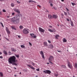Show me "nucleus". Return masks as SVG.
Listing matches in <instances>:
<instances>
[{
	"instance_id": "13d9d810",
	"label": "nucleus",
	"mask_w": 77,
	"mask_h": 77,
	"mask_svg": "<svg viewBox=\"0 0 77 77\" xmlns=\"http://www.w3.org/2000/svg\"><path fill=\"white\" fill-rule=\"evenodd\" d=\"M70 22H72V20H71V19H70Z\"/></svg>"
},
{
	"instance_id": "f8f14e48",
	"label": "nucleus",
	"mask_w": 77,
	"mask_h": 77,
	"mask_svg": "<svg viewBox=\"0 0 77 77\" xmlns=\"http://www.w3.org/2000/svg\"><path fill=\"white\" fill-rule=\"evenodd\" d=\"M27 66H29V67H30V68H31V69H33L34 70H35V68L33 67L31 65H29V64H27Z\"/></svg>"
},
{
	"instance_id": "c9c22d12",
	"label": "nucleus",
	"mask_w": 77,
	"mask_h": 77,
	"mask_svg": "<svg viewBox=\"0 0 77 77\" xmlns=\"http://www.w3.org/2000/svg\"><path fill=\"white\" fill-rule=\"evenodd\" d=\"M36 71H39V69H36Z\"/></svg>"
},
{
	"instance_id": "58836bf2",
	"label": "nucleus",
	"mask_w": 77,
	"mask_h": 77,
	"mask_svg": "<svg viewBox=\"0 0 77 77\" xmlns=\"http://www.w3.org/2000/svg\"><path fill=\"white\" fill-rule=\"evenodd\" d=\"M2 58H3V57L2 56H0V59H2Z\"/></svg>"
},
{
	"instance_id": "f257e3e1",
	"label": "nucleus",
	"mask_w": 77,
	"mask_h": 77,
	"mask_svg": "<svg viewBox=\"0 0 77 77\" xmlns=\"http://www.w3.org/2000/svg\"><path fill=\"white\" fill-rule=\"evenodd\" d=\"M20 17L19 15H16L14 17L11 19L12 23L15 24H18L19 23V20Z\"/></svg>"
},
{
	"instance_id": "9d476101",
	"label": "nucleus",
	"mask_w": 77,
	"mask_h": 77,
	"mask_svg": "<svg viewBox=\"0 0 77 77\" xmlns=\"http://www.w3.org/2000/svg\"><path fill=\"white\" fill-rule=\"evenodd\" d=\"M14 11L16 12H17L18 14H20V10L18 9H14Z\"/></svg>"
},
{
	"instance_id": "79ce46f5",
	"label": "nucleus",
	"mask_w": 77,
	"mask_h": 77,
	"mask_svg": "<svg viewBox=\"0 0 77 77\" xmlns=\"http://www.w3.org/2000/svg\"><path fill=\"white\" fill-rule=\"evenodd\" d=\"M15 15V13H13L12 14V15Z\"/></svg>"
},
{
	"instance_id": "864d4df0",
	"label": "nucleus",
	"mask_w": 77,
	"mask_h": 77,
	"mask_svg": "<svg viewBox=\"0 0 77 77\" xmlns=\"http://www.w3.org/2000/svg\"><path fill=\"white\" fill-rule=\"evenodd\" d=\"M2 54V52H0V55H1Z\"/></svg>"
},
{
	"instance_id": "37998d69",
	"label": "nucleus",
	"mask_w": 77,
	"mask_h": 77,
	"mask_svg": "<svg viewBox=\"0 0 77 77\" xmlns=\"http://www.w3.org/2000/svg\"><path fill=\"white\" fill-rule=\"evenodd\" d=\"M13 65H16V66H17V64L15 63H14Z\"/></svg>"
},
{
	"instance_id": "412c9836",
	"label": "nucleus",
	"mask_w": 77,
	"mask_h": 77,
	"mask_svg": "<svg viewBox=\"0 0 77 77\" xmlns=\"http://www.w3.org/2000/svg\"><path fill=\"white\" fill-rule=\"evenodd\" d=\"M66 41H67V40L65 39V38H64L63 39V42H66Z\"/></svg>"
},
{
	"instance_id": "aec40b11",
	"label": "nucleus",
	"mask_w": 77,
	"mask_h": 77,
	"mask_svg": "<svg viewBox=\"0 0 77 77\" xmlns=\"http://www.w3.org/2000/svg\"><path fill=\"white\" fill-rule=\"evenodd\" d=\"M11 28H12V29H14V30H17V29H16V28H15V26H11Z\"/></svg>"
},
{
	"instance_id": "1a4fd4ad",
	"label": "nucleus",
	"mask_w": 77,
	"mask_h": 77,
	"mask_svg": "<svg viewBox=\"0 0 77 77\" xmlns=\"http://www.w3.org/2000/svg\"><path fill=\"white\" fill-rule=\"evenodd\" d=\"M39 30L40 32H44L45 31V30L42 29V28L39 27Z\"/></svg>"
},
{
	"instance_id": "72a5a7b5",
	"label": "nucleus",
	"mask_w": 77,
	"mask_h": 77,
	"mask_svg": "<svg viewBox=\"0 0 77 77\" xmlns=\"http://www.w3.org/2000/svg\"><path fill=\"white\" fill-rule=\"evenodd\" d=\"M75 68H77V63H75Z\"/></svg>"
},
{
	"instance_id": "7c9ffc66",
	"label": "nucleus",
	"mask_w": 77,
	"mask_h": 77,
	"mask_svg": "<svg viewBox=\"0 0 77 77\" xmlns=\"http://www.w3.org/2000/svg\"><path fill=\"white\" fill-rule=\"evenodd\" d=\"M64 15H66H66H67V13H66L65 11H64Z\"/></svg>"
},
{
	"instance_id": "8fccbe9b",
	"label": "nucleus",
	"mask_w": 77,
	"mask_h": 77,
	"mask_svg": "<svg viewBox=\"0 0 77 77\" xmlns=\"http://www.w3.org/2000/svg\"><path fill=\"white\" fill-rule=\"evenodd\" d=\"M37 6H38L39 8H41V6L40 5H37Z\"/></svg>"
},
{
	"instance_id": "dca6fc26",
	"label": "nucleus",
	"mask_w": 77,
	"mask_h": 77,
	"mask_svg": "<svg viewBox=\"0 0 77 77\" xmlns=\"http://www.w3.org/2000/svg\"><path fill=\"white\" fill-rule=\"evenodd\" d=\"M30 35L31 36V38H34V39H35V38H36V35H32V33L30 34Z\"/></svg>"
},
{
	"instance_id": "e2e57ef3",
	"label": "nucleus",
	"mask_w": 77,
	"mask_h": 77,
	"mask_svg": "<svg viewBox=\"0 0 77 77\" xmlns=\"http://www.w3.org/2000/svg\"><path fill=\"white\" fill-rule=\"evenodd\" d=\"M14 69H16L17 68H16L14 67Z\"/></svg>"
},
{
	"instance_id": "f3484780",
	"label": "nucleus",
	"mask_w": 77,
	"mask_h": 77,
	"mask_svg": "<svg viewBox=\"0 0 77 77\" xmlns=\"http://www.w3.org/2000/svg\"><path fill=\"white\" fill-rule=\"evenodd\" d=\"M11 50L12 51H14V52H16L17 51L16 49H15L14 48H11Z\"/></svg>"
},
{
	"instance_id": "393cba45",
	"label": "nucleus",
	"mask_w": 77,
	"mask_h": 77,
	"mask_svg": "<svg viewBox=\"0 0 77 77\" xmlns=\"http://www.w3.org/2000/svg\"><path fill=\"white\" fill-rule=\"evenodd\" d=\"M71 25L72 26H74V24L73 23V22H70Z\"/></svg>"
},
{
	"instance_id": "ea45409f",
	"label": "nucleus",
	"mask_w": 77,
	"mask_h": 77,
	"mask_svg": "<svg viewBox=\"0 0 77 77\" xmlns=\"http://www.w3.org/2000/svg\"><path fill=\"white\" fill-rule=\"evenodd\" d=\"M66 20L67 21H69V19L67 18Z\"/></svg>"
},
{
	"instance_id": "2f4dec72",
	"label": "nucleus",
	"mask_w": 77,
	"mask_h": 77,
	"mask_svg": "<svg viewBox=\"0 0 77 77\" xmlns=\"http://www.w3.org/2000/svg\"><path fill=\"white\" fill-rule=\"evenodd\" d=\"M16 57H18L19 58V57H20V56H19V55H16Z\"/></svg>"
},
{
	"instance_id": "20e7f679",
	"label": "nucleus",
	"mask_w": 77,
	"mask_h": 77,
	"mask_svg": "<svg viewBox=\"0 0 77 77\" xmlns=\"http://www.w3.org/2000/svg\"><path fill=\"white\" fill-rule=\"evenodd\" d=\"M23 33L25 35H27L29 33V29L27 28H25L23 29Z\"/></svg>"
},
{
	"instance_id": "a18cd8bd",
	"label": "nucleus",
	"mask_w": 77,
	"mask_h": 77,
	"mask_svg": "<svg viewBox=\"0 0 77 77\" xmlns=\"http://www.w3.org/2000/svg\"><path fill=\"white\" fill-rule=\"evenodd\" d=\"M48 41L49 43H51V42L50 41L48 40Z\"/></svg>"
},
{
	"instance_id": "4be33fe9",
	"label": "nucleus",
	"mask_w": 77,
	"mask_h": 77,
	"mask_svg": "<svg viewBox=\"0 0 77 77\" xmlns=\"http://www.w3.org/2000/svg\"><path fill=\"white\" fill-rule=\"evenodd\" d=\"M0 75L1 77H3V74L2 73V72H0Z\"/></svg>"
},
{
	"instance_id": "5701e85b",
	"label": "nucleus",
	"mask_w": 77,
	"mask_h": 77,
	"mask_svg": "<svg viewBox=\"0 0 77 77\" xmlns=\"http://www.w3.org/2000/svg\"><path fill=\"white\" fill-rule=\"evenodd\" d=\"M19 28L20 29H23V26L22 25H20L19 27Z\"/></svg>"
},
{
	"instance_id": "6ab92c4d",
	"label": "nucleus",
	"mask_w": 77,
	"mask_h": 77,
	"mask_svg": "<svg viewBox=\"0 0 77 77\" xmlns=\"http://www.w3.org/2000/svg\"><path fill=\"white\" fill-rule=\"evenodd\" d=\"M56 39H58V37H59V35H55L54 36Z\"/></svg>"
},
{
	"instance_id": "4468645a",
	"label": "nucleus",
	"mask_w": 77,
	"mask_h": 77,
	"mask_svg": "<svg viewBox=\"0 0 77 77\" xmlns=\"http://www.w3.org/2000/svg\"><path fill=\"white\" fill-rule=\"evenodd\" d=\"M43 45H44V47H47L48 46V44L46 42H43Z\"/></svg>"
},
{
	"instance_id": "f03ea898",
	"label": "nucleus",
	"mask_w": 77,
	"mask_h": 77,
	"mask_svg": "<svg viewBox=\"0 0 77 77\" xmlns=\"http://www.w3.org/2000/svg\"><path fill=\"white\" fill-rule=\"evenodd\" d=\"M16 60V57L15 56H13L9 58L8 59V62L12 64L13 63H15V62Z\"/></svg>"
},
{
	"instance_id": "7ed1b4c3",
	"label": "nucleus",
	"mask_w": 77,
	"mask_h": 77,
	"mask_svg": "<svg viewBox=\"0 0 77 77\" xmlns=\"http://www.w3.org/2000/svg\"><path fill=\"white\" fill-rule=\"evenodd\" d=\"M48 18L49 19H52V18H54V19H57L58 18V16L56 14H53L52 15L49 14L48 15Z\"/></svg>"
},
{
	"instance_id": "bb28decb",
	"label": "nucleus",
	"mask_w": 77,
	"mask_h": 77,
	"mask_svg": "<svg viewBox=\"0 0 77 77\" xmlns=\"http://www.w3.org/2000/svg\"><path fill=\"white\" fill-rule=\"evenodd\" d=\"M61 66L62 68H65V66L64 65H61Z\"/></svg>"
},
{
	"instance_id": "6e6d98bb",
	"label": "nucleus",
	"mask_w": 77,
	"mask_h": 77,
	"mask_svg": "<svg viewBox=\"0 0 77 77\" xmlns=\"http://www.w3.org/2000/svg\"><path fill=\"white\" fill-rule=\"evenodd\" d=\"M58 75L57 74L55 75V76H56V77H57Z\"/></svg>"
},
{
	"instance_id": "338daca9",
	"label": "nucleus",
	"mask_w": 77,
	"mask_h": 77,
	"mask_svg": "<svg viewBox=\"0 0 77 77\" xmlns=\"http://www.w3.org/2000/svg\"><path fill=\"white\" fill-rule=\"evenodd\" d=\"M20 74H21V72H20Z\"/></svg>"
},
{
	"instance_id": "5fc2aeb1",
	"label": "nucleus",
	"mask_w": 77,
	"mask_h": 77,
	"mask_svg": "<svg viewBox=\"0 0 77 77\" xmlns=\"http://www.w3.org/2000/svg\"><path fill=\"white\" fill-rule=\"evenodd\" d=\"M2 27H4V26H3V24H2Z\"/></svg>"
},
{
	"instance_id": "a19ab883",
	"label": "nucleus",
	"mask_w": 77,
	"mask_h": 77,
	"mask_svg": "<svg viewBox=\"0 0 77 77\" xmlns=\"http://www.w3.org/2000/svg\"><path fill=\"white\" fill-rule=\"evenodd\" d=\"M23 71H25V72H26L27 71V70H26V69H24L23 70Z\"/></svg>"
},
{
	"instance_id": "3c124183",
	"label": "nucleus",
	"mask_w": 77,
	"mask_h": 77,
	"mask_svg": "<svg viewBox=\"0 0 77 77\" xmlns=\"http://www.w3.org/2000/svg\"><path fill=\"white\" fill-rule=\"evenodd\" d=\"M49 27H50L51 28V27H52V26H49Z\"/></svg>"
},
{
	"instance_id": "c756f323",
	"label": "nucleus",
	"mask_w": 77,
	"mask_h": 77,
	"mask_svg": "<svg viewBox=\"0 0 77 77\" xmlns=\"http://www.w3.org/2000/svg\"><path fill=\"white\" fill-rule=\"evenodd\" d=\"M30 2H35V1L32 0H30L29 1V3H30Z\"/></svg>"
},
{
	"instance_id": "09e8293b",
	"label": "nucleus",
	"mask_w": 77,
	"mask_h": 77,
	"mask_svg": "<svg viewBox=\"0 0 77 77\" xmlns=\"http://www.w3.org/2000/svg\"><path fill=\"white\" fill-rule=\"evenodd\" d=\"M37 6H38L39 8H41V6L40 5H37Z\"/></svg>"
},
{
	"instance_id": "a211bd4d",
	"label": "nucleus",
	"mask_w": 77,
	"mask_h": 77,
	"mask_svg": "<svg viewBox=\"0 0 77 77\" xmlns=\"http://www.w3.org/2000/svg\"><path fill=\"white\" fill-rule=\"evenodd\" d=\"M3 53L5 54V55H8V53H7V52H6V51H3Z\"/></svg>"
},
{
	"instance_id": "c85d7f7f",
	"label": "nucleus",
	"mask_w": 77,
	"mask_h": 77,
	"mask_svg": "<svg viewBox=\"0 0 77 77\" xmlns=\"http://www.w3.org/2000/svg\"><path fill=\"white\" fill-rule=\"evenodd\" d=\"M8 54H9V55H12V53H11V51H9L8 52Z\"/></svg>"
},
{
	"instance_id": "2eb2a0df",
	"label": "nucleus",
	"mask_w": 77,
	"mask_h": 77,
	"mask_svg": "<svg viewBox=\"0 0 77 77\" xmlns=\"http://www.w3.org/2000/svg\"><path fill=\"white\" fill-rule=\"evenodd\" d=\"M6 30L8 34H9L11 33V32H10V31L9 30V29H8L7 27H6Z\"/></svg>"
},
{
	"instance_id": "49530a36",
	"label": "nucleus",
	"mask_w": 77,
	"mask_h": 77,
	"mask_svg": "<svg viewBox=\"0 0 77 77\" xmlns=\"http://www.w3.org/2000/svg\"><path fill=\"white\" fill-rule=\"evenodd\" d=\"M17 3H18V4L20 3V2H18V1H17Z\"/></svg>"
},
{
	"instance_id": "de8ad7c7",
	"label": "nucleus",
	"mask_w": 77,
	"mask_h": 77,
	"mask_svg": "<svg viewBox=\"0 0 77 77\" xmlns=\"http://www.w3.org/2000/svg\"><path fill=\"white\" fill-rule=\"evenodd\" d=\"M66 9L67 11H69V10H68V8H66Z\"/></svg>"
},
{
	"instance_id": "f704fd0d",
	"label": "nucleus",
	"mask_w": 77,
	"mask_h": 77,
	"mask_svg": "<svg viewBox=\"0 0 77 77\" xmlns=\"http://www.w3.org/2000/svg\"><path fill=\"white\" fill-rule=\"evenodd\" d=\"M3 12H6V10L5 9H3Z\"/></svg>"
},
{
	"instance_id": "cd10ccee",
	"label": "nucleus",
	"mask_w": 77,
	"mask_h": 77,
	"mask_svg": "<svg viewBox=\"0 0 77 77\" xmlns=\"http://www.w3.org/2000/svg\"><path fill=\"white\" fill-rule=\"evenodd\" d=\"M21 48H25V46L24 45H21Z\"/></svg>"
},
{
	"instance_id": "0e129e2a",
	"label": "nucleus",
	"mask_w": 77,
	"mask_h": 77,
	"mask_svg": "<svg viewBox=\"0 0 77 77\" xmlns=\"http://www.w3.org/2000/svg\"><path fill=\"white\" fill-rule=\"evenodd\" d=\"M9 16H7V18H9Z\"/></svg>"
},
{
	"instance_id": "b1692460",
	"label": "nucleus",
	"mask_w": 77,
	"mask_h": 77,
	"mask_svg": "<svg viewBox=\"0 0 77 77\" xmlns=\"http://www.w3.org/2000/svg\"><path fill=\"white\" fill-rule=\"evenodd\" d=\"M32 65L34 66H35V63H33V62H31Z\"/></svg>"
},
{
	"instance_id": "0eeeda50",
	"label": "nucleus",
	"mask_w": 77,
	"mask_h": 77,
	"mask_svg": "<svg viewBox=\"0 0 77 77\" xmlns=\"http://www.w3.org/2000/svg\"><path fill=\"white\" fill-rule=\"evenodd\" d=\"M67 62V65H68L69 67L70 68H72V65H71V63H70V62H69V61H68Z\"/></svg>"
},
{
	"instance_id": "69168bd1",
	"label": "nucleus",
	"mask_w": 77,
	"mask_h": 77,
	"mask_svg": "<svg viewBox=\"0 0 77 77\" xmlns=\"http://www.w3.org/2000/svg\"><path fill=\"white\" fill-rule=\"evenodd\" d=\"M32 35H34V34H33V33H32Z\"/></svg>"
},
{
	"instance_id": "ddd939ff",
	"label": "nucleus",
	"mask_w": 77,
	"mask_h": 77,
	"mask_svg": "<svg viewBox=\"0 0 77 77\" xmlns=\"http://www.w3.org/2000/svg\"><path fill=\"white\" fill-rule=\"evenodd\" d=\"M53 45L52 44H50L49 46V47L48 48H51V49H53Z\"/></svg>"
},
{
	"instance_id": "603ef678",
	"label": "nucleus",
	"mask_w": 77,
	"mask_h": 77,
	"mask_svg": "<svg viewBox=\"0 0 77 77\" xmlns=\"http://www.w3.org/2000/svg\"><path fill=\"white\" fill-rule=\"evenodd\" d=\"M57 51L58 52H60V51Z\"/></svg>"
},
{
	"instance_id": "774afa93",
	"label": "nucleus",
	"mask_w": 77,
	"mask_h": 77,
	"mask_svg": "<svg viewBox=\"0 0 77 77\" xmlns=\"http://www.w3.org/2000/svg\"><path fill=\"white\" fill-rule=\"evenodd\" d=\"M14 77H17V75H14Z\"/></svg>"
},
{
	"instance_id": "423d86ee",
	"label": "nucleus",
	"mask_w": 77,
	"mask_h": 77,
	"mask_svg": "<svg viewBox=\"0 0 77 77\" xmlns=\"http://www.w3.org/2000/svg\"><path fill=\"white\" fill-rule=\"evenodd\" d=\"M53 59H54V57H53L52 56H51L49 58V59L48 60L49 62L51 63H52V64H53V63L51 62V61H53Z\"/></svg>"
},
{
	"instance_id": "473e14b6",
	"label": "nucleus",
	"mask_w": 77,
	"mask_h": 77,
	"mask_svg": "<svg viewBox=\"0 0 77 77\" xmlns=\"http://www.w3.org/2000/svg\"><path fill=\"white\" fill-rule=\"evenodd\" d=\"M71 4L72 5V6H74V5H75V4L74 3H73L72 2H71Z\"/></svg>"
},
{
	"instance_id": "6e6552de",
	"label": "nucleus",
	"mask_w": 77,
	"mask_h": 77,
	"mask_svg": "<svg viewBox=\"0 0 77 77\" xmlns=\"http://www.w3.org/2000/svg\"><path fill=\"white\" fill-rule=\"evenodd\" d=\"M40 54H41L43 59H45V57H44V52H43V51H41Z\"/></svg>"
},
{
	"instance_id": "4d7b16f0",
	"label": "nucleus",
	"mask_w": 77,
	"mask_h": 77,
	"mask_svg": "<svg viewBox=\"0 0 77 77\" xmlns=\"http://www.w3.org/2000/svg\"><path fill=\"white\" fill-rule=\"evenodd\" d=\"M0 24H1L2 25H3V23H2V22H1V23H0Z\"/></svg>"
},
{
	"instance_id": "39448f33",
	"label": "nucleus",
	"mask_w": 77,
	"mask_h": 77,
	"mask_svg": "<svg viewBox=\"0 0 77 77\" xmlns=\"http://www.w3.org/2000/svg\"><path fill=\"white\" fill-rule=\"evenodd\" d=\"M43 73H45L46 74H51V71L48 70H43Z\"/></svg>"
},
{
	"instance_id": "9b49d317",
	"label": "nucleus",
	"mask_w": 77,
	"mask_h": 77,
	"mask_svg": "<svg viewBox=\"0 0 77 77\" xmlns=\"http://www.w3.org/2000/svg\"><path fill=\"white\" fill-rule=\"evenodd\" d=\"M48 31H49L51 32H56V30H55V29H53V30L52 29H48Z\"/></svg>"
},
{
	"instance_id": "e433bc0d",
	"label": "nucleus",
	"mask_w": 77,
	"mask_h": 77,
	"mask_svg": "<svg viewBox=\"0 0 77 77\" xmlns=\"http://www.w3.org/2000/svg\"><path fill=\"white\" fill-rule=\"evenodd\" d=\"M29 45H31V46H32V44L31 43H30V42H29Z\"/></svg>"
},
{
	"instance_id": "052dcab7",
	"label": "nucleus",
	"mask_w": 77,
	"mask_h": 77,
	"mask_svg": "<svg viewBox=\"0 0 77 77\" xmlns=\"http://www.w3.org/2000/svg\"><path fill=\"white\" fill-rule=\"evenodd\" d=\"M17 36H18V38H20V36L19 35H18Z\"/></svg>"
},
{
	"instance_id": "a878e982",
	"label": "nucleus",
	"mask_w": 77,
	"mask_h": 77,
	"mask_svg": "<svg viewBox=\"0 0 77 77\" xmlns=\"http://www.w3.org/2000/svg\"><path fill=\"white\" fill-rule=\"evenodd\" d=\"M11 6L12 7H14V4L13 3H12L11 4Z\"/></svg>"
},
{
	"instance_id": "4c0bfd02",
	"label": "nucleus",
	"mask_w": 77,
	"mask_h": 77,
	"mask_svg": "<svg viewBox=\"0 0 77 77\" xmlns=\"http://www.w3.org/2000/svg\"><path fill=\"white\" fill-rule=\"evenodd\" d=\"M50 5H51V7H52V6H53V4H52V3H51V4H50Z\"/></svg>"
},
{
	"instance_id": "bf43d9fd",
	"label": "nucleus",
	"mask_w": 77,
	"mask_h": 77,
	"mask_svg": "<svg viewBox=\"0 0 77 77\" xmlns=\"http://www.w3.org/2000/svg\"><path fill=\"white\" fill-rule=\"evenodd\" d=\"M61 1L63 2H64V0H61Z\"/></svg>"
},
{
	"instance_id": "680f3d73",
	"label": "nucleus",
	"mask_w": 77,
	"mask_h": 77,
	"mask_svg": "<svg viewBox=\"0 0 77 77\" xmlns=\"http://www.w3.org/2000/svg\"><path fill=\"white\" fill-rule=\"evenodd\" d=\"M1 14H2V12L0 11V15H1Z\"/></svg>"
},
{
	"instance_id": "c03bdc74",
	"label": "nucleus",
	"mask_w": 77,
	"mask_h": 77,
	"mask_svg": "<svg viewBox=\"0 0 77 77\" xmlns=\"http://www.w3.org/2000/svg\"><path fill=\"white\" fill-rule=\"evenodd\" d=\"M49 3H50L51 2V1L52 0H49Z\"/></svg>"
}]
</instances>
